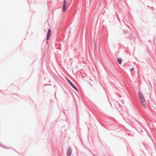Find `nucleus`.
Masks as SVG:
<instances>
[{"label": "nucleus", "mask_w": 156, "mask_h": 156, "mask_svg": "<svg viewBox=\"0 0 156 156\" xmlns=\"http://www.w3.org/2000/svg\"><path fill=\"white\" fill-rule=\"evenodd\" d=\"M140 101L141 104L143 106V107L145 108H146V105L145 100L144 98L140 99Z\"/></svg>", "instance_id": "1"}, {"label": "nucleus", "mask_w": 156, "mask_h": 156, "mask_svg": "<svg viewBox=\"0 0 156 156\" xmlns=\"http://www.w3.org/2000/svg\"><path fill=\"white\" fill-rule=\"evenodd\" d=\"M67 81L70 83L71 86L77 91H78V89L75 86V85L71 82L70 80L68 79L67 77H66Z\"/></svg>", "instance_id": "2"}, {"label": "nucleus", "mask_w": 156, "mask_h": 156, "mask_svg": "<svg viewBox=\"0 0 156 156\" xmlns=\"http://www.w3.org/2000/svg\"><path fill=\"white\" fill-rule=\"evenodd\" d=\"M68 4V3L67 2L66 0H64V2L63 3V11L64 12L65 11V9L66 6Z\"/></svg>", "instance_id": "3"}, {"label": "nucleus", "mask_w": 156, "mask_h": 156, "mask_svg": "<svg viewBox=\"0 0 156 156\" xmlns=\"http://www.w3.org/2000/svg\"><path fill=\"white\" fill-rule=\"evenodd\" d=\"M51 30L50 29H48V31L47 34V36L46 40H48L49 39V38L51 35Z\"/></svg>", "instance_id": "4"}, {"label": "nucleus", "mask_w": 156, "mask_h": 156, "mask_svg": "<svg viewBox=\"0 0 156 156\" xmlns=\"http://www.w3.org/2000/svg\"><path fill=\"white\" fill-rule=\"evenodd\" d=\"M138 97L139 99L144 98L143 95V94L140 91L138 93Z\"/></svg>", "instance_id": "5"}, {"label": "nucleus", "mask_w": 156, "mask_h": 156, "mask_svg": "<svg viewBox=\"0 0 156 156\" xmlns=\"http://www.w3.org/2000/svg\"><path fill=\"white\" fill-rule=\"evenodd\" d=\"M72 153V150L70 149H69L67 151V156H70Z\"/></svg>", "instance_id": "6"}, {"label": "nucleus", "mask_w": 156, "mask_h": 156, "mask_svg": "<svg viewBox=\"0 0 156 156\" xmlns=\"http://www.w3.org/2000/svg\"><path fill=\"white\" fill-rule=\"evenodd\" d=\"M117 61L118 63L119 64H121L122 62V59L121 58H119L117 59Z\"/></svg>", "instance_id": "7"}, {"label": "nucleus", "mask_w": 156, "mask_h": 156, "mask_svg": "<svg viewBox=\"0 0 156 156\" xmlns=\"http://www.w3.org/2000/svg\"><path fill=\"white\" fill-rule=\"evenodd\" d=\"M134 69V68H131V69H130V71H132Z\"/></svg>", "instance_id": "8"}]
</instances>
